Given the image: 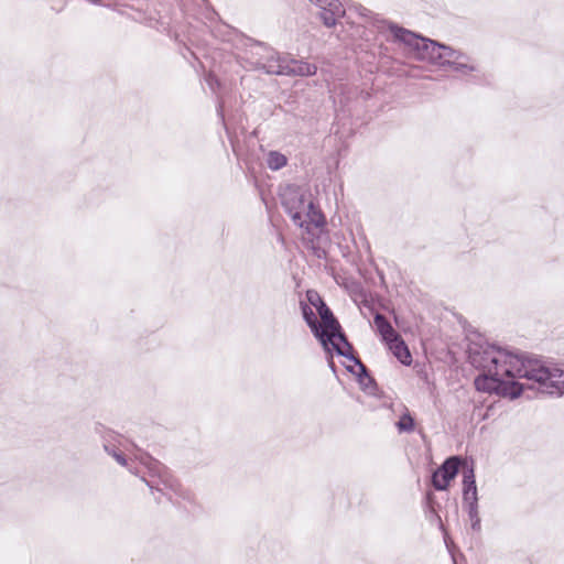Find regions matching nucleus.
Instances as JSON below:
<instances>
[{
    "label": "nucleus",
    "instance_id": "1",
    "mask_svg": "<svg viewBox=\"0 0 564 564\" xmlns=\"http://www.w3.org/2000/svg\"><path fill=\"white\" fill-rule=\"evenodd\" d=\"M484 360V369L488 373L498 376L508 383L525 378L540 384L541 376L545 373L544 364L540 359L502 348L487 350Z\"/></svg>",
    "mask_w": 564,
    "mask_h": 564
},
{
    "label": "nucleus",
    "instance_id": "17",
    "mask_svg": "<svg viewBox=\"0 0 564 564\" xmlns=\"http://www.w3.org/2000/svg\"><path fill=\"white\" fill-rule=\"evenodd\" d=\"M306 297L308 303L314 306L316 310L321 308L322 305H326L321 295L315 290H308L306 292Z\"/></svg>",
    "mask_w": 564,
    "mask_h": 564
},
{
    "label": "nucleus",
    "instance_id": "15",
    "mask_svg": "<svg viewBox=\"0 0 564 564\" xmlns=\"http://www.w3.org/2000/svg\"><path fill=\"white\" fill-rule=\"evenodd\" d=\"M397 429L400 433L406 432H413L415 427V422L410 412L406 410L399 419V421L395 423Z\"/></svg>",
    "mask_w": 564,
    "mask_h": 564
},
{
    "label": "nucleus",
    "instance_id": "3",
    "mask_svg": "<svg viewBox=\"0 0 564 564\" xmlns=\"http://www.w3.org/2000/svg\"><path fill=\"white\" fill-rule=\"evenodd\" d=\"M475 387L478 391L495 392L512 399L519 397L522 392V387L518 382L508 383L501 378H498V376L488 373L486 370L484 375L475 379Z\"/></svg>",
    "mask_w": 564,
    "mask_h": 564
},
{
    "label": "nucleus",
    "instance_id": "7",
    "mask_svg": "<svg viewBox=\"0 0 564 564\" xmlns=\"http://www.w3.org/2000/svg\"><path fill=\"white\" fill-rule=\"evenodd\" d=\"M545 373L542 375L540 386L547 393H564V370L558 368H551L544 365Z\"/></svg>",
    "mask_w": 564,
    "mask_h": 564
},
{
    "label": "nucleus",
    "instance_id": "18",
    "mask_svg": "<svg viewBox=\"0 0 564 564\" xmlns=\"http://www.w3.org/2000/svg\"><path fill=\"white\" fill-rule=\"evenodd\" d=\"M115 458L122 466L127 465V460H126V458L121 454H115Z\"/></svg>",
    "mask_w": 564,
    "mask_h": 564
},
{
    "label": "nucleus",
    "instance_id": "10",
    "mask_svg": "<svg viewBox=\"0 0 564 564\" xmlns=\"http://www.w3.org/2000/svg\"><path fill=\"white\" fill-rule=\"evenodd\" d=\"M373 325L376 327L377 333L380 335L382 341L386 344L391 341L400 335L390 324V322L382 315L376 314L373 317Z\"/></svg>",
    "mask_w": 564,
    "mask_h": 564
},
{
    "label": "nucleus",
    "instance_id": "6",
    "mask_svg": "<svg viewBox=\"0 0 564 564\" xmlns=\"http://www.w3.org/2000/svg\"><path fill=\"white\" fill-rule=\"evenodd\" d=\"M321 9V18L324 25L332 28L338 18L345 14V9L339 0H310Z\"/></svg>",
    "mask_w": 564,
    "mask_h": 564
},
{
    "label": "nucleus",
    "instance_id": "13",
    "mask_svg": "<svg viewBox=\"0 0 564 564\" xmlns=\"http://www.w3.org/2000/svg\"><path fill=\"white\" fill-rule=\"evenodd\" d=\"M317 312L321 317V323H318L321 326L319 330H329L334 329V327H339L338 321L334 317L332 311L327 305H322V307L318 308Z\"/></svg>",
    "mask_w": 564,
    "mask_h": 564
},
{
    "label": "nucleus",
    "instance_id": "12",
    "mask_svg": "<svg viewBox=\"0 0 564 564\" xmlns=\"http://www.w3.org/2000/svg\"><path fill=\"white\" fill-rule=\"evenodd\" d=\"M463 492L464 499L467 501H476L477 500V487L475 482V475L473 469H468L464 471L463 479Z\"/></svg>",
    "mask_w": 564,
    "mask_h": 564
},
{
    "label": "nucleus",
    "instance_id": "8",
    "mask_svg": "<svg viewBox=\"0 0 564 564\" xmlns=\"http://www.w3.org/2000/svg\"><path fill=\"white\" fill-rule=\"evenodd\" d=\"M403 40L414 45L417 50V56L422 59H435L442 56L441 50L443 46L437 45L435 42L416 37L412 33H406Z\"/></svg>",
    "mask_w": 564,
    "mask_h": 564
},
{
    "label": "nucleus",
    "instance_id": "2",
    "mask_svg": "<svg viewBox=\"0 0 564 564\" xmlns=\"http://www.w3.org/2000/svg\"><path fill=\"white\" fill-rule=\"evenodd\" d=\"M297 203L299 206L295 207L291 205L290 200L283 202V205L296 226L305 228L307 231H311L312 228H321L324 226V216L314 207L312 202L305 204L302 198H299Z\"/></svg>",
    "mask_w": 564,
    "mask_h": 564
},
{
    "label": "nucleus",
    "instance_id": "4",
    "mask_svg": "<svg viewBox=\"0 0 564 564\" xmlns=\"http://www.w3.org/2000/svg\"><path fill=\"white\" fill-rule=\"evenodd\" d=\"M317 338L327 352H330V350L334 349L340 356H351L352 347L348 343L346 336L341 333L340 326L334 327V329L329 330H322Z\"/></svg>",
    "mask_w": 564,
    "mask_h": 564
},
{
    "label": "nucleus",
    "instance_id": "9",
    "mask_svg": "<svg viewBox=\"0 0 564 564\" xmlns=\"http://www.w3.org/2000/svg\"><path fill=\"white\" fill-rule=\"evenodd\" d=\"M393 356L403 365L410 366L412 364V355L409 350L408 345L399 335L395 340L386 344Z\"/></svg>",
    "mask_w": 564,
    "mask_h": 564
},
{
    "label": "nucleus",
    "instance_id": "16",
    "mask_svg": "<svg viewBox=\"0 0 564 564\" xmlns=\"http://www.w3.org/2000/svg\"><path fill=\"white\" fill-rule=\"evenodd\" d=\"M286 162V158L283 154L275 151L270 152L267 159L268 166L271 170H279L285 166Z\"/></svg>",
    "mask_w": 564,
    "mask_h": 564
},
{
    "label": "nucleus",
    "instance_id": "14",
    "mask_svg": "<svg viewBox=\"0 0 564 564\" xmlns=\"http://www.w3.org/2000/svg\"><path fill=\"white\" fill-rule=\"evenodd\" d=\"M302 312H303V317H304L305 322L310 326L313 334L317 337L319 335V333H322V330H319L321 326L315 317L313 310L311 308L310 305L302 304Z\"/></svg>",
    "mask_w": 564,
    "mask_h": 564
},
{
    "label": "nucleus",
    "instance_id": "5",
    "mask_svg": "<svg viewBox=\"0 0 564 564\" xmlns=\"http://www.w3.org/2000/svg\"><path fill=\"white\" fill-rule=\"evenodd\" d=\"M462 459L457 456L447 458L443 465L433 473L432 485L436 490H446L451 481L456 477Z\"/></svg>",
    "mask_w": 564,
    "mask_h": 564
},
{
    "label": "nucleus",
    "instance_id": "11",
    "mask_svg": "<svg viewBox=\"0 0 564 564\" xmlns=\"http://www.w3.org/2000/svg\"><path fill=\"white\" fill-rule=\"evenodd\" d=\"M283 69L285 74L295 76H312L317 72L316 65L297 59L290 61Z\"/></svg>",
    "mask_w": 564,
    "mask_h": 564
}]
</instances>
